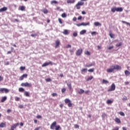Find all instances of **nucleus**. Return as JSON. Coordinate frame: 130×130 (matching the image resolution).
I'll return each mask as SVG.
<instances>
[{
    "instance_id": "1",
    "label": "nucleus",
    "mask_w": 130,
    "mask_h": 130,
    "mask_svg": "<svg viewBox=\"0 0 130 130\" xmlns=\"http://www.w3.org/2000/svg\"><path fill=\"white\" fill-rule=\"evenodd\" d=\"M51 129H55V130H61V127L60 125H56V121H54L50 125Z\"/></svg>"
},
{
    "instance_id": "2",
    "label": "nucleus",
    "mask_w": 130,
    "mask_h": 130,
    "mask_svg": "<svg viewBox=\"0 0 130 130\" xmlns=\"http://www.w3.org/2000/svg\"><path fill=\"white\" fill-rule=\"evenodd\" d=\"M82 6H84V2H78L77 4H76L75 7L76 8L77 10H80Z\"/></svg>"
},
{
    "instance_id": "3",
    "label": "nucleus",
    "mask_w": 130,
    "mask_h": 130,
    "mask_svg": "<svg viewBox=\"0 0 130 130\" xmlns=\"http://www.w3.org/2000/svg\"><path fill=\"white\" fill-rule=\"evenodd\" d=\"M64 102L66 104H68V107H72L73 106V104L72 103V102H71V100L69 99H66L64 100Z\"/></svg>"
},
{
    "instance_id": "4",
    "label": "nucleus",
    "mask_w": 130,
    "mask_h": 130,
    "mask_svg": "<svg viewBox=\"0 0 130 130\" xmlns=\"http://www.w3.org/2000/svg\"><path fill=\"white\" fill-rule=\"evenodd\" d=\"M21 86L22 87H28V88H30L32 87V84L29 83L28 82L22 83L21 84Z\"/></svg>"
},
{
    "instance_id": "5",
    "label": "nucleus",
    "mask_w": 130,
    "mask_h": 130,
    "mask_svg": "<svg viewBox=\"0 0 130 130\" xmlns=\"http://www.w3.org/2000/svg\"><path fill=\"white\" fill-rule=\"evenodd\" d=\"M82 53H83V49H78L76 50V55H77V56H80L82 55Z\"/></svg>"
},
{
    "instance_id": "6",
    "label": "nucleus",
    "mask_w": 130,
    "mask_h": 130,
    "mask_svg": "<svg viewBox=\"0 0 130 130\" xmlns=\"http://www.w3.org/2000/svg\"><path fill=\"white\" fill-rule=\"evenodd\" d=\"M0 92L2 93H9L10 92V90H9L8 88H0Z\"/></svg>"
},
{
    "instance_id": "7",
    "label": "nucleus",
    "mask_w": 130,
    "mask_h": 130,
    "mask_svg": "<svg viewBox=\"0 0 130 130\" xmlns=\"http://www.w3.org/2000/svg\"><path fill=\"white\" fill-rule=\"evenodd\" d=\"M49 64H50V66H52L53 63L51 61H50L48 62H45L42 65V68H44V67H47V66H49Z\"/></svg>"
},
{
    "instance_id": "8",
    "label": "nucleus",
    "mask_w": 130,
    "mask_h": 130,
    "mask_svg": "<svg viewBox=\"0 0 130 130\" xmlns=\"http://www.w3.org/2000/svg\"><path fill=\"white\" fill-rule=\"evenodd\" d=\"M27 77H28V75H27V74H24L19 78V81H23L24 78H27Z\"/></svg>"
},
{
    "instance_id": "9",
    "label": "nucleus",
    "mask_w": 130,
    "mask_h": 130,
    "mask_svg": "<svg viewBox=\"0 0 130 130\" xmlns=\"http://www.w3.org/2000/svg\"><path fill=\"white\" fill-rule=\"evenodd\" d=\"M19 123H17L12 125L11 127V130H15V128H16L17 126H19Z\"/></svg>"
},
{
    "instance_id": "10",
    "label": "nucleus",
    "mask_w": 130,
    "mask_h": 130,
    "mask_svg": "<svg viewBox=\"0 0 130 130\" xmlns=\"http://www.w3.org/2000/svg\"><path fill=\"white\" fill-rule=\"evenodd\" d=\"M114 71V66H112V68L107 69V73H112Z\"/></svg>"
},
{
    "instance_id": "11",
    "label": "nucleus",
    "mask_w": 130,
    "mask_h": 130,
    "mask_svg": "<svg viewBox=\"0 0 130 130\" xmlns=\"http://www.w3.org/2000/svg\"><path fill=\"white\" fill-rule=\"evenodd\" d=\"M59 44H60V41L58 40H56L55 41V48H57L58 47V46H59Z\"/></svg>"
},
{
    "instance_id": "12",
    "label": "nucleus",
    "mask_w": 130,
    "mask_h": 130,
    "mask_svg": "<svg viewBox=\"0 0 130 130\" xmlns=\"http://www.w3.org/2000/svg\"><path fill=\"white\" fill-rule=\"evenodd\" d=\"M114 11H116V12H122V11H123V9L121 7H119L115 8Z\"/></svg>"
},
{
    "instance_id": "13",
    "label": "nucleus",
    "mask_w": 130,
    "mask_h": 130,
    "mask_svg": "<svg viewBox=\"0 0 130 130\" xmlns=\"http://www.w3.org/2000/svg\"><path fill=\"white\" fill-rule=\"evenodd\" d=\"M8 10V8L6 7H4L0 9V13H2L3 12H6Z\"/></svg>"
},
{
    "instance_id": "14",
    "label": "nucleus",
    "mask_w": 130,
    "mask_h": 130,
    "mask_svg": "<svg viewBox=\"0 0 130 130\" xmlns=\"http://www.w3.org/2000/svg\"><path fill=\"white\" fill-rule=\"evenodd\" d=\"M114 90V83H113L110 89L108 90V92H110L111 91H113Z\"/></svg>"
},
{
    "instance_id": "15",
    "label": "nucleus",
    "mask_w": 130,
    "mask_h": 130,
    "mask_svg": "<svg viewBox=\"0 0 130 130\" xmlns=\"http://www.w3.org/2000/svg\"><path fill=\"white\" fill-rule=\"evenodd\" d=\"M62 33L64 35H69L70 34V31L68 29H64Z\"/></svg>"
},
{
    "instance_id": "16",
    "label": "nucleus",
    "mask_w": 130,
    "mask_h": 130,
    "mask_svg": "<svg viewBox=\"0 0 130 130\" xmlns=\"http://www.w3.org/2000/svg\"><path fill=\"white\" fill-rule=\"evenodd\" d=\"M93 66H95V62H93V63L86 65L85 67L86 68H91V67H93Z\"/></svg>"
},
{
    "instance_id": "17",
    "label": "nucleus",
    "mask_w": 130,
    "mask_h": 130,
    "mask_svg": "<svg viewBox=\"0 0 130 130\" xmlns=\"http://www.w3.org/2000/svg\"><path fill=\"white\" fill-rule=\"evenodd\" d=\"M114 70H121V66H119V65H116L114 66Z\"/></svg>"
},
{
    "instance_id": "18",
    "label": "nucleus",
    "mask_w": 130,
    "mask_h": 130,
    "mask_svg": "<svg viewBox=\"0 0 130 130\" xmlns=\"http://www.w3.org/2000/svg\"><path fill=\"white\" fill-rule=\"evenodd\" d=\"M67 4H75L76 0H67Z\"/></svg>"
},
{
    "instance_id": "19",
    "label": "nucleus",
    "mask_w": 130,
    "mask_h": 130,
    "mask_svg": "<svg viewBox=\"0 0 130 130\" xmlns=\"http://www.w3.org/2000/svg\"><path fill=\"white\" fill-rule=\"evenodd\" d=\"M115 121H116L117 123H121V121H120V119L117 117L115 118Z\"/></svg>"
},
{
    "instance_id": "20",
    "label": "nucleus",
    "mask_w": 130,
    "mask_h": 130,
    "mask_svg": "<svg viewBox=\"0 0 130 130\" xmlns=\"http://www.w3.org/2000/svg\"><path fill=\"white\" fill-rule=\"evenodd\" d=\"M6 100H7V96H3V97H2V98L1 100V102L2 103H4V102H5V101H6Z\"/></svg>"
},
{
    "instance_id": "21",
    "label": "nucleus",
    "mask_w": 130,
    "mask_h": 130,
    "mask_svg": "<svg viewBox=\"0 0 130 130\" xmlns=\"http://www.w3.org/2000/svg\"><path fill=\"white\" fill-rule=\"evenodd\" d=\"M26 9V7H25V6H20L19 7V10H20V11H25V9Z\"/></svg>"
},
{
    "instance_id": "22",
    "label": "nucleus",
    "mask_w": 130,
    "mask_h": 130,
    "mask_svg": "<svg viewBox=\"0 0 130 130\" xmlns=\"http://www.w3.org/2000/svg\"><path fill=\"white\" fill-rule=\"evenodd\" d=\"M106 103L108 104V105L112 104V103H113V100H108L106 102Z\"/></svg>"
},
{
    "instance_id": "23",
    "label": "nucleus",
    "mask_w": 130,
    "mask_h": 130,
    "mask_svg": "<svg viewBox=\"0 0 130 130\" xmlns=\"http://www.w3.org/2000/svg\"><path fill=\"white\" fill-rule=\"evenodd\" d=\"M84 93H85V90H84V89L82 88H81L80 89V91H78V94H84Z\"/></svg>"
},
{
    "instance_id": "24",
    "label": "nucleus",
    "mask_w": 130,
    "mask_h": 130,
    "mask_svg": "<svg viewBox=\"0 0 130 130\" xmlns=\"http://www.w3.org/2000/svg\"><path fill=\"white\" fill-rule=\"evenodd\" d=\"M124 73H125V75L126 77H127V76L130 75V72L127 71V70H125L124 71Z\"/></svg>"
},
{
    "instance_id": "25",
    "label": "nucleus",
    "mask_w": 130,
    "mask_h": 130,
    "mask_svg": "<svg viewBox=\"0 0 130 130\" xmlns=\"http://www.w3.org/2000/svg\"><path fill=\"white\" fill-rule=\"evenodd\" d=\"M82 26H89L90 25V22H87V23H85V22H82Z\"/></svg>"
},
{
    "instance_id": "26",
    "label": "nucleus",
    "mask_w": 130,
    "mask_h": 130,
    "mask_svg": "<svg viewBox=\"0 0 130 130\" xmlns=\"http://www.w3.org/2000/svg\"><path fill=\"white\" fill-rule=\"evenodd\" d=\"M0 127H6V123L5 122L1 123Z\"/></svg>"
},
{
    "instance_id": "27",
    "label": "nucleus",
    "mask_w": 130,
    "mask_h": 130,
    "mask_svg": "<svg viewBox=\"0 0 130 130\" xmlns=\"http://www.w3.org/2000/svg\"><path fill=\"white\" fill-rule=\"evenodd\" d=\"M94 26L97 27L98 26H101V23H100V22H94Z\"/></svg>"
},
{
    "instance_id": "28",
    "label": "nucleus",
    "mask_w": 130,
    "mask_h": 130,
    "mask_svg": "<svg viewBox=\"0 0 130 130\" xmlns=\"http://www.w3.org/2000/svg\"><path fill=\"white\" fill-rule=\"evenodd\" d=\"M56 10V11H59V12H63V9H60L59 7H57Z\"/></svg>"
},
{
    "instance_id": "29",
    "label": "nucleus",
    "mask_w": 130,
    "mask_h": 130,
    "mask_svg": "<svg viewBox=\"0 0 130 130\" xmlns=\"http://www.w3.org/2000/svg\"><path fill=\"white\" fill-rule=\"evenodd\" d=\"M86 33V30L83 29L80 32V35H84Z\"/></svg>"
},
{
    "instance_id": "30",
    "label": "nucleus",
    "mask_w": 130,
    "mask_h": 130,
    "mask_svg": "<svg viewBox=\"0 0 130 130\" xmlns=\"http://www.w3.org/2000/svg\"><path fill=\"white\" fill-rule=\"evenodd\" d=\"M53 4H58V2H57V1H56L55 0H53V1H51V4L53 5Z\"/></svg>"
},
{
    "instance_id": "31",
    "label": "nucleus",
    "mask_w": 130,
    "mask_h": 130,
    "mask_svg": "<svg viewBox=\"0 0 130 130\" xmlns=\"http://www.w3.org/2000/svg\"><path fill=\"white\" fill-rule=\"evenodd\" d=\"M42 12H43V13H44V14H47L48 13V10H47V9H44Z\"/></svg>"
},
{
    "instance_id": "32",
    "label": "nucleus",
    "mask_w": 130,
    "mask_h": 130,
    "mask_svg": "<svg viewBox=\"0 0 130 130\" xmlns=\"http://www.w3.org/2000/svg\"><path fill=\"white\" fill-rule=\"evenodd\" d=\"M67 86H68L69 90H72V84H71V83H67Z\"/></svg>"
},
{
    "instance_id": "33",
    "label": "nucleus",
    "mask_w": 130,
    "mask_h": 130,
    "mask_svg": "<svg viewBox=\"0 0 130 130\" xmlns=\"http://www.w3.org/2000/svg\"><path fill=\"white\" fill-rule=\"evenodd\" d=\"M92 79H93V76H90L89 77H88V78L86 79V81H87V82H89V81H91V80H92Z\"/></svg>"
},
{
    "instance_id": "34",
    "label": "nucleus",
    "mask_w": 130,
    "mask_h": 130,
    "mask_svg": "<svg viewBox=\"0 0 130 130\" xmlns=\"http://www.w3.org/2000/svg\"><path fill=\"white\" fill-rule=\"evenodd\" d=\"M84 54H85L86 55H88V56L91 55V53L88 51H85Z\"/></svg>"
},
{
    "instance_id": "35",
    "label": "nucleus",
    "mask_w": 130,
    "mask_h": 130,
    "mask_svg": "<svg viewBox=\"0 0 130 130\" xmlns=\"http://www.w3.org/2000/svg\"><path fill=\"white\" fill-rule=\"evenodd\" d=\"M24 95L26 97H29L30 96V94H29V92H28L27 91H25L24 92Z\"/></svg>"
},
{
    "instance_id": "36",
    "label": "nucleus",
    "mask_w": 130,
    "mask_h": 130,
    "mask_svg": "<svg viewBox=\"0 0 130 130\" xmlns=\"http://www.w3.org/2000/svg\"><path fill=\"white\" fill-rule=\"evenodd\" d=\"M102 84H108V81L103 79L102 81Z\"/></svg>"
},
{
    "instance_id": "37",
    "label": "nucleus",
    "mask_w": 130,
    "mask_h": 130,
    "mask_svg": "<svg viewBox=\"0 0 130 130\" xmlns=\"http://www.w3.org/2000/svg\"><path fill=\"white\" fill-rule=\"evenodd\" d=\"M119 114H120V115H121V116H124V115H125V114H124V113H123V112H118Z\"/></svg>"
},
{
    "instance_id": "38",
    "label": "nucleus",
    "mask_w": 130,
    "mask_h": 130,
    "mask_svg": "<svg viewBox=\"0 0 130 130\" xmlns=\"http://www.w3.org/2000/svg\"><path fill=\"white\" fill-rule=\"evenodd\" d=\"M121 45H122V42H120V43H119L118 44H117L116 45V46L117 47H119V46H121Z\"/></svg>"
},
{
    "instance_id": "39",
    "label": "nucleus",
    "mask_w": 130,
    "mask_h": 130,
    "mask_svg": "<svg viewBox=\"0 0 130 130\" xmlns=\"http://www.w3.org/2000/svg\"><path fill=\"white\" fill-rule=\"evenodd\" d=\"M25 91V89L22 87H20L19 88V92H24Z\"/></svg>"
},
{
    "instance_id": "40",
    "label": "nucleus",
    "mask_w": 130,
    "mask_h": 130,
    "mask_svg": "<svg viewBox=\"0 0 130 130\" xmlns=\"http://www.w3.org/2000/svg\"><path fill=\"white\" fill-rule=\"evenodd\" d=\"M74 37H77L78 36V32H74L73 34Z\"/></svg>"
},
{
    "instance_id": "41",
    "label": "nucleus",
    "mask_w": 130,
    "mask_h": 130,
    "mask_svg": "<svg viewBox=\"0 0 130 130\" xmlns=\"http://www.w3.org/2000/svg\"><path fill=\"white\" fill-rule=\"evenodd\" d=\"M61 17H62V18H67V15L65 13H62L61 14Z\"/></svg>"
},
{
    "instance_id": "42",
    "label": "nucleus",
    "mask_w": 130,
    "mask_h": 130,
    "mask_svg": "<svg viewBox=\"0 0 130 130\" xmlns=\"http://www.w3.org/2000/svg\"><path fill=\"white\" fill-rule=\"evenodd\" d=\"M88 72H89V73H93V72H94V68L89 69L88 70Z\"/></svg>"
},
{
    "instance_id": "43",
    "label": "nucleus",
    "mask_w": 130,
    "mask_h": 130,
    "mask_svg": "<svg viewBox=\"0 0 130 130\" xmlns=\"http://www.w3.org/2000/svg\"><path fill=\"white\" fill-rule=\"evenodd\" d=\"M127 100V98L126 96H124L122 98L123 101H126Z\"/></svg>"
},
{
    "instance_id": "44",
    "label": "nucleus",
    "mask_w": 130,
    "mask_h": 130,
    "mask_svg": "<svg viewBox=\"0 0 130 130\" xmlns=\"http://www.w3.org/2000/svg\"><path fill=\"white\" fill-rule=\"evenodd\" d=\"M25 69H26V67H20V70H21V71H24V70H25Z\"/></svg>"
},
{
    "instance_id": "45",
    "label": "nucleus",
    "mask_w": 130,
    "mask_h": 130,
    "mask_svg": "<svg viewBox=\"0 0 130 130\" xmlns=\"http://www.w3.org/2000/svg\"><path fill=\"white\" fill-rule=\"evenodd\" d=\"M52 97H56V96H57V93H53L52 94Z\"/></svg>"
},
{
    "instance_id": "46",
    "label": "nucleus",
    "mask_w": 130,
    "mask_h": 130,
    "mask_svg": "<svg viewBox=\"0 0 130 130\" xmlns=\"http://www.w3.org/2000/svg\"><path fill=\"white\" fill-rule=\"evenodd\" d=\"M65 91H67V89L66 88H63L61 89V92L62 93H64Z\"/></svg>"
},
{
    "instance_id": "47",
    "label": "nucleus",
    "mask_w": 130,
    "mask_h": 130,
    "mask_svg": "<svg viewBox=\"0 0 130 130\" xmlns=\"http://www.w3.org/2000/svg\"><path fill=\"white\" fill-rule=\"evenodd\" d=\"M109 35H110V36L111 38H113V36H114V35H113V34H112V33L111 32H110V33H109Z\"/></svg>"
},
{
    "instance_id": "48",
    "label": "nucleus",
    "mask_w": 130,
    "mask_h": 130,
    "mask_svg": "<svg viewBox=\"0 0 130 130\" xmlns=\"http://www.w3.org/2000/svg\"><path fill=\"white\" fill-rule=\"evenodd\" d=\"M58 22H59V23H60V24H62V20H61V18H58Z\"/></svg>"
},
{
    "instance_id": "49",
    "label": "nucleus",
    "mask_w": 130,
    "mask_h": 130,
    "mask_svg": "<svg viewBox=\"0 0 130 130\" xmlns=\"http://www.w3.org/2000/svg\"><path fill=\"white\" fill-rule=\"evenodd\" d=\"M71 47H72V46L70 44H68L67 46L65 47V48H71Z\"/></svg>"
},
{
    "instance_id": "50",
    "label": "nucleus",
    "mask_w": 130,
    "mask_h": 130,
    "mask_svg": "<svg viewBox=\"0 0 130 130\" xmlns=\"http://www.w3.org/2000/svg\"><path fill=\"white\" fill-rule=\"evenodd\" d=\"M30 36H31V37H36V36H37V34H31Z\"/></svg>"
},
{
    "instance_id": "51",
    "label": "nucleus",
    "mask_w": 130,
    "mask_h": 130,
    "mask_svg": "<svg viewBox=\"0 0 130 130\" xmlns=\"http://www.w3.org/2000/svg\"><path fill=\"white\" fill-rule=\"evenodd\" d=\"M74 127L75 128H79V125H78V124H75L74 125Z\"/></svg>"
},
{
    "instance_id": "52",
    "label": "nucleus",
    "mask_w": 130,
    "mask_h": 130,
    "mask_svg": "<svg viewBox=\"0 0 130 130\" xmlns=\"http://www.w3.org/2000/svg\"><path fill=\"white\" fill-rule=\"evenodd\" d=\"M15 101H19L20 100V98L19 97H15Z\"/></svg>"
},
{
    "instance_id": "53",
    "label": "nucleus",
    "mask_w": 130,
    "mask_h": 130,
    "mask_svg": "<svg viewBox=\"0 0 130 130\" xmlns=\"http://www.w3.org/2000/svg\"><path fill=\"white\" fill-rule=\"evenodd\" d=\"M85 94H88L90 93V90H86L84 91Z\"/></svg>"
},
{
    "instance_id": "54",
    "label": "nucleus",
    "mask_w": 130,
    "mask_h": 130,
    "mask_svg": "<svg viewBox=\"0 0 130 130\" xmlns=\"http://www.w3.org/2000/svg\"><path fill=\"white\" fill-rule=\"evenodd\" d=\"M46 82H51V79L50 78H47L46 79Z\"/></svg>"
},
{
    "instance_id": "55",
    "label": "nucleus",
    "mask_w": 130,
    "mask_h": 130,
    "mask_svg": "<svg viewBox=\"0 0 130 130\" xmlns=\"http://www.w3.org/2000/svg\"><path fill=\"white\" fill-rule=\"evenodd\" d=\"M36 117H37V118H38V119H39V118H42V117L41 116H40V115H37V116H36Z\"/></svg>"
},
{
    "instance_id": "56",
    "label": "nucleus",
    "mask_w": 130,
    "mask_h": 130,
    "mask_svg": "<svg viewBox=\"0 0 130 130\" xmlns=\"http://www.w3.org/2000/svg\"><path fill=\"white\" fill-rule=\"evenodd\" d=\"M86 71H87V69H82L81 72L83 73L84 72H86Z\"/></svg>"
},
{
    "instance_id": "57",
    "label": "nucleus",
    "mask_w": 130,
    "mask_h": 130,
    "mask_svg": "<svg viewBox=\"0 0 130 130\" xmlns=\"http://www.w3.org/2000/svg\"><path fill=\"white\" fill-rule=\"evenodd\" d=\"M69 51L71 53H74V49H70L69 50Z\"/></svg>"
},
{
    "instance_id": "58",
    "label": "nucleus",
    "mask_w": 130,
    "mask_h": 130,
    "mask_svg": "<svg viewBox=\"0 0 130 130\" xmlns=\"http://www.w3.org/2000/svg\"><path fill=\"white\" fill-rule=\"evenodd\" d=\"M40 128H41V127L39 126V127H36L34 130H39L40 129Z\"/></svg>"
},
{
    "instance_id": "59",
    "label": "nucleus",
    "mask_w": 130,
    "mask_h": 130,
    "mask_svg": "<svg viewBox=\"0 0 130 130\" xmlns=\"http://www.w3.org/2000/svg\"><path fill=\"white\" fill-rule=\"evenodd\" d=\"M77 20H82V16H79L78 17Z\"/></svg>"
},
{
    "instance_id": "60",
    "label": "nucleus",
    "mask_w": 130,
    "mask_h": 130,
    "mask_svg": "<svg viewBox=\"0 0 130 130\" xmlns=\"http://www.w3.org/2000/svg\"><path fill=\"white\" fill-rule=\"evenodd\" d=\"M76 25L78 27H80V26H82V23H81L77 24Z\"/></svg>"
},
{
    "instance_id": "61",
    "label": "nucleus",
    "mask_w": 130,
    "mask_h": 130,
    "mask_svg": "<svg viewBox=\"0 0 130 130\" xmlns=\"http://www.w3.org/2000/svg\"><path fill=\"white\" fill-rule=\"evenodd\" d=\"M73 20L75 22V21H77V17H75L73 18Z\"/></svg>"
},
{
    "instance_id": "62",
    "label": "nucleus",
    "mask_w": 130,
    "mask_h": 130,
    "mask_svg": "<svg viewBox=\"0 0 130 130\" xmlns=\"http://www.w3.org/2000/svg\"><path fill=\"white\" fill-rule=\"evenodd\" d=\"M10 112H12V110L11 109H8L7 110V113H10Z\"/></svg>"
},
{
    "instance_id": "63",
    "label": "nucleus",
    "mask_w": 130,
    "mask_h": 130,
    "mask_svg": "<svg viewBox=\"0 0 130 130\" xmlns=\"http://www.w3.org/2000/svg\"><path fill=\"white\" fill-rule=\"evenodd\" d=\"M112 48H113V46H110L108 48V49H109V50H110V49H112Z\"/></svg>"
},
{
    "instance_id": "64",
    "label": "nucleus",
    "mask_w": 130,
    "mask_h": 130,
    "mask_svg": "<svg viewBox=\"0 0 130 130\" xmlns=\"http://www.w3.org/2000/svg\"><path fill=\"white\" fill-rule=\"evenodd\" d=\"M19 108H23V107H24V106H23V105H20L19 106Z\"/></svg>"
}]
</instances>
